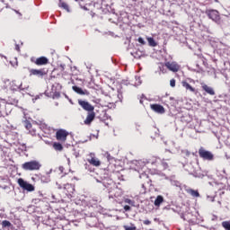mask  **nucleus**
Wrapping results in <instances>:
<instances>
[{
    "instance_id": "33",
    "label": "nucleus",
    "mask_w": 230,
    "mask_h": 230,
    "mask_svg": "<svg viewBox=\"0 0 230 230\" xmlns=\"http://www.w3.org/2000/svg\"><path fill=\"white\" fill-rule=\"evenodd\" d=\"M106 155H107L108 161H111V159H112V156H111V154L106 153Z\"/></svg>"
},
{
    "instance_id": "2",
    "label": "nucleus",
    "mask_w": 230,
    "mask_h": 230,
    "mask_svg": "<svg viewBox=\"0 0 230 230\" xmlns=\"http://www.w3.org/2000/svg\"><path fill=\"white\" fill-rule=\"evenodd\" d=\"M22 168L25 170V172H37L42 168V164L37 160H32L22 164Z\"/></svg>"
},
{
    "instance_id": "10",
    "label": "nucleus",
    "mask_w": 230,
    "mask_h": 230,
    "mask_svg": "<svg viewBox=\"0 0 230 230\" xmlns=\"http://www.w3.org/2000/svg\"><path fill=\"white\" fill-rule=\"evenodd\" d=\"M89 155H90V158H87V162L89 163V164H92V166H96V167L102 165V162L94 156V153H91Z\"/></svg>"
},
{
    "instance_id": "39",
    "label": "nucleus",
    "mask_w": 230,
    "mask_h": 230,
    "mask_svg": "<svg viewBox=\"0 0 230 230\" xmlns=\"http://www.w3.org/2000/svg\"><path fill=\"white\" fill-rule=\"evenodd\" d=\"M142 188H145V184H142Z\"/></svg>"
},
{
    "instance_id": "23",
    "label": "nucleus",
    "mask_w": 230,
    "mask_h": 230,
    "mask_svg": "<svg viewBox=\"0 0 230 230\" xmlns=\"http://www.w3.org/2000/svg\"><path fill=\"white\" fill-rule=\"evenodd\" d=\"M40 181H41V182L48 183L51 180L49 179V176L43 175V176H41Z\"/></svg>"
},
{
    "instance_id": "14",
    "label": "nucleus",
    "mask_w": 230,
    "mask_h": 230,
    "mask_svg": "<svg viewBox=\"0 0 230 230\" xmlns=\"http://www.w3.org/2000/svg\"><path fill=\"white\" fill-rule=\"evenodd\" d=\"M6 10H8V4H5L4 1H0V13L6 15Z\"/></svg>"
},
{
    "instance_id": "15",
    "label": "nucleus",
    "mask_w": 230,
    "mask_h": 230,
    "mask_svg": "<svg viewBox=\"0 0 230 230\" xmlns=\"http://www.w3.org/2000/svg\"><path fill=\"white\" fill-rule=\"evenodd\" d=\"M203 91H206L208 94H210V96H215V90H213L212 87L208 86V84L202 85Z\"/></svg>"
},
{
    "instance_id": "11",
    "label": "nucleus",
    "mask_w": 230,
    "mask_h": 230,
    "mask_svg": "<svg viewBox=\"0 0 230 230\" xmlns=\"http://www.w3.org/2000/svg\"><path fill=\"white\" fill-rule=\"evenodd\" d=\"M151 111H154V112H156L157 114H164L166 111L164 110V107L161 104H150Z\"/></svg>"
},
{
    "instance_id": "37",
    "label": "nucleus",
    "mask_w": 230,
    "mask_h": 230,
    "mask_svg": "<svg viewBox=\"0 0 230 230\" xmlns=\"http://www.w3.org/2000/svg\"><path fill=\"white\" fill-rule=\"evenodd\" d=\"M149 183H150V185H152V180H149Z\"/></svg>"
},
{
    "instance_id": "30",
    "label": "nucleus",
    "mask_w": 230,
    "mask_h": 230,
    "mask_svg": "<svg viewBox=\"0 0 230 230\" xmlns=\"http://www.w3.org/2000/svg\"><path fill=\"white\" fill-rule=\"evenodd\" d=\"M170 85H171V87H175V79L170 80Z\"/></svg>"
},
{
    "instance_id": "5",
    "label": "nucleus",
    "mask_w": 230,
    "mask_h": 230,
    "mask_svg": "<svg viewBox=\"0 0 230 230\" xmlns=\"http://www.w3.org/2000/svg\"><path fill=\"white\" fill-rule=\"evenodd\" d=\"M199 155L204 161H213L215 159V155L210 151H206L204 147H200L199 149Z\"/></svg>"
},
{
    "instance_id": "17",
    "label": "nucleus",
    "mask_w": 230,
    "mask_h": 230,
    "mask_svg": "<svg viewBox=\"0 0 230 230\" xmlns=\"http://www.w3.org/2000/svg\"><path fill=\"white\" fill-rule=\"evenodd\" d=\"M186 193H188L189 195H191V197H200V193H199V190H195L193 189H186L185 190Z\"/></svg>"
},
{
    "instance_id": "29",
    "label": "nucleus",
    "mask_w": 230,
    "mask_h": 230,
    "mask_svg": "<svg viewBox=\"0 0 230 230\" xmlns=\"http://www.w3.org/2000/svg\"><path fill=\"white\" fill-rule=\"evenodd\" d=\"M25 128H27V130H31V123L26 122Z\"/></svg>"
},
{
    "instance_id": "3",
    "label": "nucleus",
    "mask_w": 230,
    "mask_h": 230,
    "mask_svg": "<svg viewBox=\"0 0 230 230\" xmlns=\"http://www.w3.org/2000/svg\"><path fill=\"white\" fill-rule=\"evenodd\" d=\"M48 75V69L46 68H31L29 69V76H37L38 78H44Z\"/></svg>"
},
{
    "instance_id": "38",
    "label": "nucleus",
    "mask_w": 230,
    "mask_h": 230,
    "mask_svg": "<svg viewBox=\"0 0 230 230\" xmlns=\"http://www.w3.org/2000/svg\"><path fill=\"white\" fill-rule=\"evenodd\" d=\"M64 167H59V170H62Z\"/></svg>"
},
{
    "instance_id": "32",
    "label": "nucleus",
    "mask_w": 230,
    "mask_h": 230,
    "mask_svg": "<svg viewBox=\"0 0 230 230\" xmlns=\"http://www.w3.org/2000/svg\"><path fill=\"white\" fill-rule=\"evenodd\" d=\"M124 209H125L126 211H130V206L125 205V206H124Z\"/></svg>"
},
{
    "instance_id": "36",
    "label": "nucleus",
    "mask_w": 230,
    "mask_h": 230,
    "mask_svg": "<svg viewBox=\"0 0 230 230\" xmlns=\"http://www.w3.org/2000/svg\"><path fill=\"white\" fill-rule=\"evenodd\" d=\"M139 102H140L141 105H143V102H145V98L142 97Z\"/></svg>"
},
{
    "instance_id": "21",
    "label": "nucleus",
    "mask_w": 230,
    "mask_h": 230,
    "mask_svg": "<svg viewBox=\"0 0 230 230\" xmlns=\"http://www.w3.org/2000/svg\"><path fill=\"white\" fill-rule=\"evenodd\" d=\"M147 42L151 48H155L157 46V42H155V40L154 38H147Z\"/></svg>"
},
{
    "instance_id": "1",
    "label": "nucleus",
    "mask_w": 230,
    "mask_h": 230,
    "mask_svg": "<svg viewBox=\"0 0 230 230\" xmlns=\"http://www.w3.org/2000/svg\"><path fill=\"white\" fill-rule=\"evenodd\" d=\"M78 103L84 111H86L87 116L86 119L84 120V125H91L93 121H94V118H96V112H94V106H93L87 101L78 100Z\"/></svg>"
},
{
    "instance_id": "6",
    "label": "nucleus",
    "mask_w": 230,
    "mask_h": 230,
    "mask_svg": "<svg viewBox=\"0 0 230 230\" xmlns=\"http://www.w3.org/2000/svg\"><path fill=\"white\" fill-rule=\"evenodd\" d=\"M67 136H69V132L66 129H58L56 132V139L60 141V143H66L67 141Z\"/></svg>"
},
{
    "instance_id": "27",
    "label": "nucleus",
    "mask_w": 230,
    "mask_h": 230,
    "mask_svg": "<svg viewBox=\"0 0 230 230\" xmlns=\"http://www.w3.org/2000/svg\"><path fill=\"white\" fill-rule=\"evenodd\" d=\"M138 42H139V44H142V46H145V44H146V42H145V40H143V38H138Z\"/></svg>"
},
{
    "instance_id": "16",
    "label": "nucleus",
    "mask_w": 230,
    "mask_h": 230,
    "mask_svg": "<svg viewBox=\"0 0 230 230\" xmlns=\"http://www.w3.org/2000/svg\"><path fill=\"white\" fill-rule=\"evenodd\" d=\"M52 148H54L56 152H62V150H64V146H62L60 142H54L52 145Z\"/></svg>"
},
{
    "instance_id": "24",
    "label": "nucleus",
    "mask_w": 230,
    "mask_h": 230,
    "mask_svg": "<svg viewBox=\"0 0 230 230\" xmlns=\"http://www.w3.org/2000/svg\"><path fill=\"white\" fill-rule=\"evenodd\" d=\"M2 227H12V223L8 220H4L2 222Z\"/></svg>"
},
{
    "instance_id": "18",
    "label": "nucleus",
    "mask_w": 230,
    "mask_h": 230,
    "mask_svg": "<svg viewBox=\"0 0 230 230\" xmlns=\"http://www.w3.org/2000/svg\"><path fill=\"white\" fill-rule=\"evenodd\" d=\"M58 6L59 8L66 10V12H71V10L69 9V5L67 4V3L64 2V0H59Z\"/></svg>"
},
{
    "instance_id": "25",
    "label": "nucleus",
    "mask_w": 230,
    "mask_h": 230,
    "mask_svg": "<svg viewBox=\"0 0 230 230\" xmlns=\"http://www.w3.org/2000/svg\"><path fill=\"white\" fill-rule=\"evenodd\" d=\"M161 165L163 166L164 170H168L169 165L168 163H166V160H162Z\"/></svg>"
},
{
    "instance_id": "12",
    "label": "nucleus",
    "mask_w": 230,
    "mask_h": 230,
    "mask_svg": "<svg viewBox=\"0 0 230 230\" xmlns=\"http://www.w3.org/2000/svg\"><path fill=\"white\" fill-rule=\"evenodd\" d=\"M73 91H75V93H76L77 94H81V96L84 95H89V92L87 90H83L82 88L78 87V86H73L72 87Z\"/></svg>"
},
{
    "instance_id": "26",
    "label": "nucleus",
    "mask_w": 230,
    "mask_h": 230,
    "mask_svg": "<svg viewBox=\"0 0 230 230\" xmlns=\"http://www.w3.org/2000/svg\"><path fill=\"white\" fill-rule=\"evenodd\" d=\"M125 230H136V226L134 225H131V226H123Z\"/></svg>"
},
{
    "instance_id": "20",
    "label": "nucleus",
    "mask_w": 230,
    "mask_h": 230,
    "mask_svg": "<svg viewBox=\"0 0 230 230\" xmlns=\"http://www.w3.org/2000/svg\"><path fill=\"white\" fill-rule=\"evenodd\" d=\"M163 202H164V198H163V196L159 195L156 197V199L155 200V206L159 207V206H161V204H163Z\"/></svg>"
},
{
    "instance_id": "4",
    "label": "nucleus",
    "mask_w": 230,
    "mask_h": 230,
    "mask_svg": "<svg viewBox=\"0 0 230 230\" xmlns=\"http://www.w3.org/2000/svg\"><path fill=\"white\" fill-rule=\"evenodd\" d=\"M206 15H208V19L217 22V24H220V13L215 9L207 10L205 12Z\"/></svg>"
},
{
    "instance_id": "35",
    "label": "nucleus",
    "mask_w": 230,
    "mask_h": 230,
    "mask_svg": "<svg viewBox=\"0 0 230 230\" xmlns=\"http://www.w3.org/2000/svg\"><path fill=\"white\" fill-rule=\"evenodd\" d=\"M11 89H12L13 91H17V89H19V86H16V87L11 86Z\"/></svg>"
},
{
    "instance_id": "22",
    "label": "nucleus",
    "mask_w": 230,
    "mask_h": 230,
    "mask_svg": "<svg viewBox=\"0 0 230 230\" xmlns=\"http://www.w3.org/2000/svg\"><path fill=\"white\" fill-rule=\"evenodd\" d=\"M222 226L226 230H230V221H224V222H222Z\"/></svg>"
},
{
    "instance_id": "28",
    "label": "nucleus",
    "mask_w": 230,
    "mask_h": 230,
    "mask_svg": "<svg viewBox=\"0 0 230 230\" xmlns=\"http://www.w3.org/2000/svg\"><path fill=\"white\" fill-rule=\"evenodd\" d=\"M52 98H53V99H55V98H57V99L60 98V93H58V92L54 93Z\"/></svg>"
},
{
    "instance_id": "13",
    "label": "nucleus",
    "mask_w": 230,
    "mask_h": 230,
    "mask_svg": "<svg viewBox=\"0 0 230 230\" xmlns=\"http://www.w3.org/2000/svg\"><path fill=\"white\" fill-rule=\"evenodd\" d=\"M64 190H66L67 195H73L75 193V185L66 183L65 184Z\"/></svg>"
},
{
    "instance_id": "8",
    "label": "nucleus",
    "mask_w": 230,
    "mask_h": 230,
    "mask_svg": "<svg viewBox=\"0 0 230 230\" xmlns=\"http://www.w3.org/2000/svg\"><path fill=\"white\" fill-rule=\"evenodd\" d=\"M165 67H167V69H169V71H172V73H178L181 70V65L175 61L166 62Z\"/></svg>"
},
{
    "instance_id": "31",
    "label": "nucleus",
    "mask_w": 230,
    "mask_h": 230,
    "mask_svg": "<svg viewBox=\"0 0 230 230\" xmlns=\"http://www.w3.org/2000/svg\"><path fill=\"white\" fill-rule=\"evenodd\" d=\"M143 224H144L145 226H150V224H152V221L146 219V220H144Z\"/></svg>"
},
{
    "instance_id": "9",
    "label": "nucleus",
    "mask_w": 230,
    "mask_h": 230,
    "mask_svg": "<svg viewBox=\"0 0 230 230\" xmlns=\"http://www.w3.org/2000/svg\"><path fill=\"white\" fill-rule=\"evenodd\" d=\"M31 62L35 64V66H48V64H49V59L42 56V57L37 58L36 59L31 58Z\"/></svg>"
},
{
    "instance_id": "7",
    "label": "nucleus",
    "mask_w": 230,
    "mask_h": 230,
    "mask_svg": "<svg viewBox=\"0 0 230 230\" xmlns=\"http://www.w3.org/2000/svg\"><path fill=\"white\" fill-rule=\"evenodd\" d=\"M18 184L20 188L25 190L26 191H35V187L31 183H28L22 178L18 179Z\"/></svg>"
},
{
    "instance_id": "19",
    "label": "nucleus",
    "mask_w": 230,
    "mask_h": 230,
    "mask_svg": "<svg viewBox=\"0 0 230 230\" xmlns=\"http://www.w3.org/2000/svg\"><path fill=\"white\" fill-rule=\"evenodd\" d=\"M182 87L186 89V91H190V93H195V88L193 86L190 85L188 82L182 81L181 82Z\"/></svg>"
},
{
    "instance_id": "34",
    "label": "nucleus",
    "mask_w": 230,
    "mask_h": 230,
    "mask_svg": "<svg viewBox=\"0 0 230 230\" xmlns=\"http://www.w3.org/2000/svg\"><path fill=\"white\" fill-rule=\"evenodd\" d=\"M125 202L126 204H132V200L128 199H125Z\"/></svg>"
}]
</instances>
